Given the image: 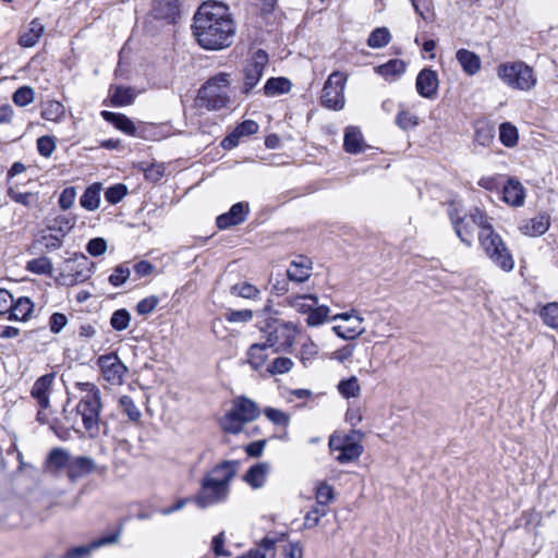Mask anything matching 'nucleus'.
<instances>
[{
    "instance_id": "f257e3e1",
    "label": "nucleus",
    "mask_w": 558,
    "mask_h": 558,
    "mask_svg": "<svg viewBox=\"0 0 558 558\" xmlns=\"http://www.w3.org/2000/svg\"><path fill=\"white\" fill-rule=\"evenodd\" d=\"M192 32L202 48L221 50L232 44L235 23L226 4L206 1L194 14Z\"/></svg>"
},
{
    "instance_id": "f03ea898",
    "label": "nucleus",
    "mask_w": 558,
    "mask_h": 558,
    "mask_svg": "<svg viewBox=\"0 0 558 558\" xmlns=\"http://www.w3.org/2000/svg\"><path fill=\"white\" fill-rule=\"evenodd\" d=\"M472 221L480 228L478 242L490 262L509 272L514 268L513 256L502 238L494 230L492 218L480 207L471 208Z\"/></svg>"
},
{
    "instance_id": "7ed1b4c3",
    "label": "nucleus",
    "mask_w": 558,
    "mask_h": 558,
    "mask_svg": "<svg viewBox=\"0 0 558 558\" xmlns=\"http://www.w3.org/2000/svg\"><path fill=\"white\" fill-rule=\"evenodd\" d=\"M82 396L75 407V416L81 417L83 428L92 439L100 434V413L102 410L100 389L93 383H76Z\"/></svg>"
},
{
    "instance_id": "20e7f679",
    "label": "nucleus",
    "mask_w": 558,
    "mask_h": 558,
    "mask_svg": "<svg viewBox=\"0 0 558 558\" xmlns=\"http://www.w3.org/2000/svg\"><path fill=\"white\" fill-rule=\"evenodd\" d=\"M496 72L498 78L511 89L529 92L537 84L533 68L523 61L500 63Z\"/></svg>"
},
{
    "instance_id": "39448f33",
    "label": "nucleus",
    "mask_w": 558,
    "mask_h": 558,
    "mask_svg": "<svg viewBox=\"0 0 558 558\" xmlns=\"http://www.w3.org/2000/svg\"><path fill=\"white\" fill-rule=\"evenodd\" d=\"M262 339L271 347L274 353L290 351L298 335V326L292 322L269 319L260 329Z\"/></svg>"
},
{
    "instance_id": "423d86ee",
    "label": "nucleus",
    "mask_w": 558,
    "mask_h": 558,
    "mask_svg": "<svg viewBox=\"0 0 558 558\" xmlns=\"http://www.w3.org/2000/svg\"><path fill=\"white\" fill-rule=\"evenodd\" d=\"M259 414L260 411L253 400L239 397L233 401L232 409L221 418L220 425L226 433L239 434L245 423L254 421Z\"/></svg>"
},
{
    "instance_id": "0eeeda50",
    "label": "nucleus",
    "mask_w": 558,
    "mask_h": 558,
    "mask_svg": "<svg viewBox=\"0 0 558 558\" xmlns=\"http://www.w3.org/2000/svg\"><path fill=\"white\" fill-rule=\"evenodd\" d=\"M229 74L219 73L210 77L205 85L198 90L197 104L208 110H219L226 107L229 87Z\"/></svg>"
},
{
    "instance_id": "6e6552de",
    "label": "nucleus",
    "mask_w": 558,
    "mask_h": 558,
    "mask_svg": "<svg viewBox=\"0 0 558 558\" xmlns=\"http://www.w3.org/2000/svg\"><path fill=\"white\" fill-rule=\"evenodd\" d=\"M363 437L364 433L357 429H352L344 437L332 435L329 439V448L332 451H339L336 460L341 464L357 460L364 452L361 444Z\"/></svg>"
},
{
    "instance_id": "1a4fd4ad",
    "label": "nucleus",
    "mask_w": 558,
    "mask_h": 558,
    "mask_svg": "<svg viewBox=\"0 0 558 558\" xmlns=\"http://www.w3.org/2000/svg\"><path fill=\"white\" fill-rule=\"evenodd\" d=\"M347 76L339 71L332 72L322 90L320 102L324 107L332 110H341L344 107V86Z\"/></svg>"
},
{
    "instance_id": "9d476101",
    "label": "nucleus",
    "mask_w": 558,
    "mask_h": 558,
    "mask_svg": "<svg viewBox=\"0 0 558 558\" xmlns=\"http://www.w3.org/2000/svg\"><path fill=\"white\" fill-rule=\"evenodd\" d=\"M229 494L230 488H227L225 485H220L208 477H203L201 488L195 496L194 501L199 508L205 509L226 501Z\"/></svg>"
},
{
    "instance_id": "9b49d317",
    "label": "nucleus",
    "mask_w": 558,
    "mask_h": 558,
    "mask_svg": "<svg viewBox=\"0 0 558 558\" xmlns=\"http://www.w3.org/2000/svg\"><path fill=\"white\" fill-rule=\"evenodd\" d=\"M268 61V53L264 49L252 53L244 68V93H250L259 83Z\"/></svg>"
},
{
    "instance_id": "f8f14e48",
    "label": "nucleus",
    "mask_w": 558,
    "mask_h": 558,
    "mask_svg": "<svg viewBox=\"0 0 558 558\" xmlns=\"http://www.w3.org/2000/svg\"><path fill=\"white\" fill-rule=\"evenodd\" d=\"M102 378L113 386L122 385L128 367L122 363L117 354H104L97 360Z\"/></svg>"
},
{
    "instance_id": "ddd939ff",
    "label": "nucleus",
    "mask_w": 558,
    "mask_h": 558,
    "mask_svg": "<svg viewBox=\"0 0 558 558\" xmlns=\"http://www.w3.org/2000/svg\"><path fill=\"white\" fill-rule=\"evenodd\" d=\"M448 214L457 236L468 247L472 246L476 225L472 221L471 210L461 215L457 208H451Z\"/></svg>"
},
{
    "instance_id": "4468645a",
    "label": "nucleus",
    "mask_w": 558,
    "mask_h": 558,
    "mask_svg": "<svg viewBox=\"0 0 558 558\" xmlns=\"http://www.w3.org/2000/svg\"><path fill=\"white\" fill-rule=\"evenodd\" d=\"M106 471L107 468H99L93 458L87 456H78L72 457L66 476L71 482H76L78 478L94 472L104 474Z\"/></svg>"
},
{
    "instance_id": "2eb2a0df",
    "label": "nucleus",
    "mask_w": 558,
    "mask_h": 558,
    "mask_svg": "<svg viewBox=\"0 0 558 558\" xmlns=\"http://www.w3.org/2000/svg\"><path fill=\"white\" fill-rule=\"evenodd\" d=\"M121 532L122 527H119L117 532L95 539L89 545L70 548L61 558H88L93 550L118 543Z\"/></svg>"
},
{
    "instance_id": "dca6fc26",
    "label": "nucleus",
    "mask_w": 558,
    "mask_h": 558,
    "mask_svg": "<svg viewBox=\"0 0 558 558\" xmlns=\"http://www.w3.org/2000/svg\"><path fill=\"white\" fill-rule=\"evenodd\" d=\"M438 86L439 80L436 71L426 68L418 73L415 87L420 96L434 99L437 96Z\"/></svg>"
},
{
    "instance_id": "f3484780",
    "label": "nucleus",
    "mask_w": 558,
    "mask_h": 558,
    "mask_svg": "<svg viewBox=\"0 0 558 558\" xmlns=\"http://www.w3.org/2000/svg\"><path fill=\"white\" fill-rule=\"evenodd\" d=\"M56 374L49 373L39 377L33 385L31 396L34 398L41 410L48 409L50 405V393Z\"/></svg>"
},
{
    "instance_id": "a211bd4d",
    "label": "nucleus",
    "mask_w": 558,
    "mask_h": 558,
    "mask_svg": "<svg viewBox=\"0 0 558 558\" xmlns=\"http://www.w3.org/2000/svg\"><path fill=\"white\" fill-rule=\"evenodd\" d=\"M150 14L156 20L174 23L180 15L179 0H153Z\"/></svg>"
},
{
    "instance_id": "6ab92c4d",
    "label": "nucleus",
    "mask_w": 558,
    "mask_h": 558,
    "mask_svg": "<svg viewBox=\"0 0 558 558\" xmlns=\"http://www.w3.org/2000/svg\"><path fill=\"white\" fill-rule=\"evenodd\" d=\"M238 468L239 461L226 460L213 468L204 477H208L211 481L230 488L231 481L235 476Z\"/></svg>"
},
{
    "instance_id": "aec40b11",
    "label": "nucleus",
    "mask_w": 558,
    "mask_h": 558,
    "mask_svg": "<svg viewBox=\"0 0 558 558\" xmlns=\"http://www.w3.org/2000/svg\"><path fill=\"white\" fill-rule=\"evenodd\" d=\"M258 130L259 125L257 122L254 120H245L222 140L221 146L225 149H232L239 145L242 138L257 133Z\"/></svg>"
},
{
    "instance_id": "412c9836",
    "label": "nucleus",
    "mask_w": 558,
    "mask_h": 558,
    "mask_svg": "<svg viewBox=\"0 0 558 558\" xmlns=\"http://www.w3.org/2000/svg\"><path fill=\"white\" fill-rule=\"evenodd\" d=\"M247 214L248 204L242 202L236 203L229 209L228 213L217 217V227L221 230H226L233 226L240 225L245 221Z\"/></svg>"
},
{
    "instance_id": "4be33fe9",
    "label": "nucleus",
    "mask_w": 558,
    "mask_h": 558,
    "mask_svg": "<svg viewBox=\"0 0 558 558\" xmlns=\"http://www.w3.org/2000/svg\"><path fill=\"white\" fill-rule=\"evenodd\" d=\"M312 274V260L306 256H298L287 269L289 280L294 282L306 281Z\"/></svg>"
},
{
    "instance_id": "5701e85b",
    "label": "nucleus",
    "mask_w": 558,
    "mask_h": 558,
    "mask_svg": "<svg viewBox=\"0 0 558 558\" xmlns=\"http://www.w3.org/2000/svg\"><path fill=\"white\" fill-rule=\"evenodd\" d=\"M502 199L510 206L519 207L524 204L525 190L520 181L509 179L504 185Z\"/></svg>"
},
{
    "instance_id": "b1692460",
    "label": "nucleus",
    "mask_w": 558,
    "mask_h": 558,
    "mask_svg": "<svg viewBox=\"0 0 558 558\" xmlns=\"http://www.w3.org/2000/svg\"><path fill=\"white\" fill-rule=\"evenodd\" d=\"M549 226V216L547 214H539L520 225L519 230L529 236H539L548 230Z\"/></svg>"
},
{
    "instance_id": "393cba45",
    "label": "nucleus",
    "mask_w": 558,
    "mask_h": 558,
    "mask_svg": "<svg viewBox=\"0 0 558 558\" xmlns=\"http://www.w3.org/2000/svg\"><path fill=\"white\" fill-rule=\"evenodd\" d=\"M71 459L72 456L68 450L63 448H53L47 457L46 469L51 473H58L63 469L68 472Z\"/></svg>"
},
{
    "instance_id": "a878e982",
    "label": "nucleus",
    "mask_w": 558,
    "mask_h": 558,
    "mask_svg": "<svg viewBox=\"0 0 558 558\" xmlns=\"http://www.w3.org/2000/svg\"><path fill=\"white\" fill-rule=\"evenodd\" d=\"M34 304L26 298H19L16 301L12 300L8 319L26 322L33 313Z\"/></svg>"
},
{
    "instance_id": "bb28decb",
    "label": "nucleus",
    "mask_w": 558,
    "mask_h": 558,
    "mask_svg": "<svg viewBox=\"0 0 558 558\" xmlns=\"http://www.w3.org/2000/svg\"><path fill=\"white\" fill-rule=\"evenodd\" d=\"M343 147L347 153L359 154L366 148L362 132L356 126H348L344 132Z\"/></svg>"
},
{
    "instance_id": "cd10ccee",
    "label": "nucleus",
    "mask_w": 558,
    "mask_h": 558,
    "mask_svg": "<svg viewBox=\"0 0 558 558\" xmlns=\"http://www.w3.org/2000/svg\"><path fill=\"white\" fill-rule=\"evenodd\" d=\"M269 471V463H257L247 470L244 481L254 489L260 488L265 485Z\"/></svg>"
},
{
    "instance_id": "c85d7f7f",
    "label": "nucleus",
    "mask_w": 558,
    "mask_h": 558,
    "mask_svg": "<svg viewBox=\"0 0 558 558\" xmlns=\"http://www.w3.org/2000/svg\"><path fill=\"white\" fill-rule=\"evenodd\" d=\"M271 347L266 345V342L262 340L258 343H253L247 350V363L255 369L262 368L266 360L268 359L267 350Z\"/></svg>"
},
{
    "instance_id": "c756f323",
    "label": "nucleus",
    "mask_w": 558,
    "mask_h": 558,
    "mask_svg": "<svg viewBox=\"0 0 558 558\" xmlns=\"http://www.w3.org/2000/svg\"><path fill=\"white\" fill-rule=\"evenodd\" d=\"M456 57L463 71L469 75H474L480 71L481 59L476 53L468 49H459Z\"/></svg>"
},
{
    "instance_id": "7c9ffc66",
    "label": "nucleus",
    "mask_w": 558,
    "mask_h": 558,
    "mask_svg": "<svg viewBox=\"0 0 558 558\" xmlns=\"http://www.w3.org/2000/svg\"><path fill=\"white\" fill-rule=\"evenodd\" d=\"M102 190L101 183H93L84 191L80 197V204L83 208L89 211L96 210L100 205V193Z\"/></svg>"
},
{
    "instance_id": "2f4dec72",
    "label": "nucleus",
    "mask_w": 558,
    "mask_h": 558,
    "mask_svg": "<svg viewBox=\"0 0 558 558\" xmlns=\"http://www.w3.org/2000/svg\"><path fill=\"white\" fill-rule=\"evenodd\" d=\"M101 116L106 121L112 123L117 129L128 135H133L136 132L133 121L122 113L102 111Z\"/></svg>"
},
{
    "instance_id": "473e14b6",
    "label": "nucleus",
    "mask_w": 558,
    "mask_h": 558,
    "mask_svg": "<svg viewBox=\"0 0 558 558\" xmlns=\"http://www.w3.org/2000/svg\"><path fill=\"white\" fill-rule=\"evenodd\" d=\"M363 318L354 316L352 322L348 325H337L332 327V330L341 339H354L364 332L362 328Z\"/></svg>"
},
{
    "instance_id": "72a5a7b5",
    "label": "nucleus",
    "mask_w": 558,
    "mask_h": 558,
    "mask_svg": "<svg viewBox=\"0 0 558 558\" xmlns=\"http://www.w3.org/2000/svg\"><path fill=\"white\" fill-rule=\"evenodd\" d=\"M110 99L113 106L124 107L133 104L135 93L132 87L126 86H113L109 90Z\"/></svg>"
},
{
    "instance_id": "f704fd0d",
    "label": "nucleus",
    "mask_w": 558,
    "mask_h": 558,
    "mask_svg": "<svg viewBox=\"0 0 558 558\" xmlns=\"http://www.w3.org/2000/svg\"><path fill=\"white\" fill-rule=\"evenodd\" d=\"M44 25L37 20L29 23L28 31L23 33L19 38V44L24 48H31L37 44L44 33Z\"/></svg>"
},
{
    "instance_id": "c9c22d12",
    "label": "nucleus",
    "mask_w": 558,
    "mask_h": 558,
    "mask_svg": "<svg viewBox=\"0 0 558 558\" xmlns=\"http://www.w3.org/2000/svg\"><path fill=\"white\" fill-rule=\"evenodd\" d=\"M290 307L302 314H307L312 306L317 305L318 298L314 294L293 295L287 299Z\"/></svg>"
},
{
    "instance_id": "e433bc0d",
    "label": "nucleus",
    "mask_w": 558,
    "mask_h": 558,
    "mask_svg": "<svg viewBox=\"0 0 558 558\" xmlns=\"http://www.w3.org/2000/svg\"><path fill=\"white\" fill-rule=\"evenodd\" d=\"M292 87L291 82L286 77H271L264 86V94L268 97H274L290 92Z\"/></svg>"
},
{
    "instance_id": "4c0bfd02",
    "label": "nucleus",
    "mask_w": 558,
    "mask_h": 558,
    "mask_svg": "<svg viewBox=\"0 0 558 558\" xmlns=\"http://www.w3.org/2000/svg\"><path fill=\"white\" fill-rule=\"evenodd\" d=\"M405 71V64L399 59L389 60L376 68V72L386 80H393Z\"/></svg>"
},
{
    "instance_id": "58836bf2",
    "label": "nucleus",
    "mask_w": 558,
    "mask_h": 558,
    "mask_svg": "<svg viewBox=\"0 0 558 558\" xmlns=\"http://www.w3.org/2000/svg\"><path fill=\"white\" fill-rule=\"evenodd\" d=\"M337 389L344 399L357 398L361 395V385L356 376L340 380Z\"/></svg>"
},
{
    "instance_id": "ea45409f",
    "label": "nucleus",
    "mask_w": 558,
    "mask_h": 558,
    "mask_svg": "<svg viewBox=\"0 0 558 558\" xmlns=\"http://www.w3.org/2000/svg\"><path fill=\"white\" fill-rule=\"evenodd\" d=\"M391 40L390 32L387 27L375 28L368 39L367 45L373 49H379L387 46Z\"/></svg>"
},
{
    "instance_id": "a19ab883",
    "label": "nucleus",
    "mask_w": 558,
    "mask_h": 558,
    "mask_svg": "<svg viewBox=\"0 0 558 558\" xmlns=\"http://www.w3.org/2000/svg\"><path fill=\"white\" fill-rule=\"evenodd\" d=\"M495 136V129L493 125L482 122L476 125L474 141L481 146H488Z\"/></svg>"
},
{
    "instance_id": "79ce46f5",
    "label": "nucleus",
    "mask_w": 558,
    "mask_h": 558,
    "mask_svg": "<svg viewBox=\"0 0 558 558\" xmlns=\"http://www.w3.org/2000/svg\"><path fill=\"white\" fill-rule=\"evenodd\" d=\"M75 225L74 217L57 216L49 225L48 230L56 231L61 236L69 233Z\"/></svg>"
},
{
    "instance_id": "37998d69",
    "label": "nucleus",
    "mask_w": 558,
    "mask_h": 558,
    "mask_svg": "<svg viewBox=\"0 0 558 558\" xmlns=\"http://www.w3.org/2000/svg\"><path fill=\"white\" fill-rule=\"evenodd\" d=\"M329 307L326 305H315L307 313L306 323L311 327H316L324 324L329 315Z\"/></svg>"
},
{
    "instance_id": "c03bdc74",
    "label": "nucleus",
    "mask_w": 558,
    "mask_h": 558,
    "mask_svg": "<svg viewBox=\"0 0 558 558\" xmlns=\"http://www.w3.org/2000/svg\"><path fill=\"white\" fill-rule=\"evenodd\" d=\"M518 130L509 122L499 126V140L507 147H513L518 143Z\"/></svg>"
},
{
    "instance_id": "a18cd8bd",
    "label": "nucleus",
    "mask_w": 558,
    "mask_h": 558,
    "mask_svg": "<svg viewBox=\"0 0 558 558\" xmlns=\"http://www.w3.org/2000/svg\"><path fill=\"white\" fill-rule=\"evenodd\" d=\"M119 408L129 417L130 421H140L142 413L131 397L122 396L119 399Z\"/></svg>"
},
{
    "instance_id": "49530a36",
    "label": "nucleus",
    "mask_w": 558,
    "mask_h": 558,
    "mask_svg": "<svg viewBox=\"0 0 558 558\" xmlns=\"http://www.w3.org/2000/svg\"><path fill=\"white\" fill-rule=\"evenodd\" d=\"M88 265L89 262L87 257L82 255L81 263L78 264V267H81V269L66 276V278L69 279V284H76L86 281L90 277L92 272Z\"/></svg>"
},
{
    "instance_id": "de8ad7c7",
    "label": "nucleus",
    "mask_w": 558,
    "mask_h": 558,
    "mask_svg": "<svg viewBox=\"0 0 558 558\" xmlns=\"http://www.w3.org/2000/svg\"><path fill=\"white\" fill-rule=\"evenodd\" d=\"M26 268L37 275H48L52 271V263L48 257L41 256L29 260Z\"/></svg>"
},
{
    "instance_id": "09e8293b",
    "label": "nucleus",
    "mask_w": 558,
    "mask_h": 558,
    "mask_svg": "<svg viewBox=\"0 0 558 558\" xmlns=\"http://www.w3.org/2000/svg\"><path fill=\"white\" fill-rule=\"evenodd\" d=\"M35 92L31 86H22L17 88L13 96V102L19 107H25L34 101Z\"/></svg>"
},
{
    "instance_id": "8fccbe9b",
    "label": "nucleus",
    "mask_w": 558,
    "mask_h": 558,
    "mask_svg": "<svg viewBox=\"0 0 558 558\" xmlns=\"http://www.w3.org/2000/svg\"><path fill=\"white\" fill-rule=\"evenodd\" d=\"M541 316L545 325L558 329V303H549L541 311Z\"/></svg>"
},
{
    "instance_id": "3c124183",
    "label": "nucleus",
    "mask_w": 558,
    "mask_h": 558,
    "mask_svg": "<svg viewBox=\"0 0 558 558\" xmlns=\"http://www.w3.org/2000/svg\"><path fill=\"white\" fill-rule=\"evenodd\" d=\"M130 320V313L125 308H120L111 315L110 325L114 330L122 331L129 327Z\"/></svg>"
},
{
    "instance_id": "603ef678",
    "label": "nucleus",
    "mask_w": 558,
    "mask_h": 558,
    "mask_svg": "<svg viewBox=\"0 0 558 558\" xmlns=\"http://www.w3.org/2000/svg\"><path fill=\"white\" fill-rule=\"evenodd\" d=\"M293 367V361L290 357H276L268 366L267 372L271 375H281L288 373Z\"/></svg>"
},
{
    "instance_id": "864d4df0",
    "label": "nucleus",
    "mask_w": 558,
    "mask_h": 558,
    "mask_svg": "<svg viewBox=\"0 0 558 558\" xmlns=\"http://www.w3.org/2000/svg\"><path fill=\"white\" fill-rule=\"evenodd\" d=\"M131 275V269L126 263L118 265L109 276V282L113 287H120L126 282Z\"/></svg>"
},
{
    "instance_id": "5fc2aeb1",
    "label": "nucleus",
    "mask_w": 558,
    "mask_h": 558,
    "mask_svg": "<svg viewBox=\"0 0 558 558\" xmlns=\"http://www.w3.org/2000/svg\"><path fill=\"white\" fill-rule=\"evenodd\" d=\"M128 194V186L122 183H118L109 186L105 192V198L110 204L120 203Z\"/></svg>"
},
{
    "instance_id": "6e6d98bb",
    "label": "nucleus",
    "mask_w": 558,
    "mask_h": 558,
    "mask_svg": "<svg viewBox=\"0 0 558 558\" xmlns=\"http://www.w3.org/2000/svg\"><path fill=\"white\" fill-rule=\"evenodd\" d=\"M231 292L244 299H256L259 295V290L248 282L232 286Z\"/></svg>"
},
{
    "instance_id": "4d7b16f0",
    "label": "nucleus",
    "mask_w": 558,
    "mask_h": 558,
    "mask_svg": "<svg viewBox=\"0 0 558 558\" xmlns=\"http://www.w3.org/2000/svg\"><path fill=\"white\" fill-rule=\"evenodd\" d=\"M333 499V488L327 483H322L316 488L318 507L325 508Z\"/></svg>"
},
{
    "instance_id": "13d9d810",
    "label": "nucleus",
    "mask_w": 558,
    "mask_h": 558,
    "mask_svg": "<svg viewBox=\"0 0 558 558\" xmlns=\"http://www.w3.org/2000/svg\"><path fill=\"white\" fill-rule=\"evenodd\" d=\"M264 414L270 422L279 426H287L290 421L289 415L286 412L278 409L266 408L264 410Z\"/></svg>"
},
{
    "instance_id": "bf43d9fd",
    "label": "nucleus",
    "mask_w": 558,
    "mask_h": 558,
    "mask_svg": "<svg viewBox=\"0 0 558 558\" xmlns=\"http://www.w3.org/2000/svg\"><path fill=\"white\" fill-rule=\"evenodd\" d=\"M226 319L229 323H247L253 319L251 310H230L226 313Z\"/></svg>"
},
{
    "instance_id": "052dcab7",
    "label": "nucleus",
    "mask_w": 558,
    "mask_h": 558,
    "mask_svg": "<svg viewBox=\"0 0 558 558\" xmlns=\"http://www.w3.org/2000/svg\"><path fill=\"white\" fill-rule=\"evenodd\" d=\"M396 123L402 130H409L417 125V117L409 111H400L397 114Z\"/></svg>"
},
{
    "instance_id": "680f3d73",
    "label": "nucleus",
    "mask_w": 558,
    "mask_h": 558,
    "mask_svg": "<svg viewBox=\"0 0 558 558\" xmlns=\"http://www.w3.org/2000/svg\"><path fill=\"white\" fill-rule=\"evenodd\" d=\"M38 153L44 157H50L56 149V140L52 136H41L37 140Z\"/></svg>"
},
{
    "instance_id": "e2e57ef3",
    "label": "nucleus",
    "mask_w": 558,
    "mask_h": 558,
    "mask_svg": "<svg viewBox=\"0 0 558 558\" xmlns=\"http://www.w3.org/2000/svg\"><path fill=\"white\" fill-rule=\"evenodd\" d=\"M75 198H76L75 187H73V186L65 187L59 196V199H58L59 206L63 210H68L73 206Z\"/></svg>"
},
{
    "instance_id": "0e129e2a",
    "label": "nucleus",
    "mask_w": 558,
    "mask_h": 558,
    "mask_svg": "<svg viewBox=\"0 0 558 558\" xmlns=\"http://www.w3.org/2000/svg\"><path fill=\"white\" fill-rule=\"evenodd\" d=\"M327 511L325 508L314 507L311 511H308L304 518V525L306 527H314L319 523L320 518L326 515Z\"/></svg>"
},
{
    "instance_id": "69168bd1",
    "label": "nucleus",
    "mask_w": 558,
    "mask_h": 558,
    "mask_svg": "<svg viewBox=\"0 0 558 558\" xmlns=\"http://www.w3.org/2000/svg\"><path fill=\"white\" fill-rule=\"evenodd\" d=\"M159 303V299L156 295H150L141 300L136 305V311L140 315H147L151 313Z\"/></svg>"
},
{
    "instance_id": "338daca9",
    "label": "nucleus",
    "mask_w": 558,
    "mask_h": 558,
    "mask_svg": "<svg viewBox=\"0 0 558 558\" xmlns=\"http://www.w3.org/2000/svg\"><path fill=\"white\" fill-rule=\"evenodd\" d=\"M86 250L92 256H100L105 254L107 250V242L102 238L92 239L87 243Z\"/></svg>"
},
{
    "instance_id": "774afa93",
    "label": "nucleus",
    "mask_w": 558,
    "mask_h": 558,
    "mask_svg": "<svg viewBox=\"0 0 558 558\" xmlns=\"http://www.w3.org/2000/svg\"><path fill=\"white\" fill-rule=\"evenodd\" d=\"M63 113V107L60 102H51L43 112L41 117L48 121H58Z\"/></svg>"
}]
</instances>
